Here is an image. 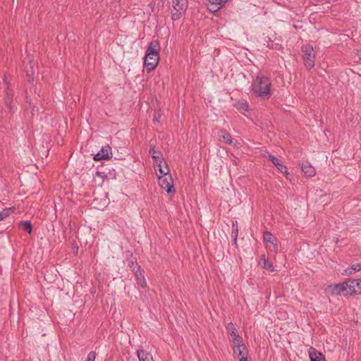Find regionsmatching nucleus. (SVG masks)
<instances>
[{
  "instance_id": "24",
  "label": "nucleus",
  "mask_w": 361,
  "mask_h": 361,
  "mask_svg": "<svg viewBox=\"0 0 361 361\" xmlns=\"http://www.w3.org/2000/svg\"><path fill=\"white\" fill-rule=\"evenodd\" d=\"M235 106L240 111H247L248 109V104L245 100L237 102Z\"/></svg>"
},
{
  "instance_id": "29",
  "label": "nucleus",
  "mask_w": 361,
  "mask_h": 361,
  "mask_svg": "<svg viewBox=\"0 0 361 361\" xmlns=\"http://www.w3.org/2000/svg\"><path fill=\"white\" fill-rule=\"evenodd\" d=\"M96 357V354L94 352L92 351L88 353L87 360L85 361H94Z\"/></svg>"
},
{
  "instance_id": "27",
  "label": "nucleus",
  "mask_w": 361,
  "mask_h": 361,
  "mask_svg": "<svg viewBox=\"0 0 361 361\" xmlns=\"http://www.w3.org/2000/svg\"><path fill=\"white\" fill-rule=\"evenodd\" d=\"M12 212L11 208H6L0 212V221L3 220L6 216H9Z\"/></svg>"
},
{
  "instance_id": "34",
  "label": "nucleus",
  "mask_w": 361,
  "mask_h": 361,
  "mask_svg": "<svg viewBox=\"0 0 361 361\" xmlns=\"http://www.w3.org/2000/svg\"><path fill=\"white\" fill-rule=\"evenodd\" d=\"M115 1L120 3L121 0H115Z\"/></svg>"
},
{
  "instance_id": "15",
  "label": "nucleus",
  "mask_w": 361,
  "mask_h": 361,
  "mask_svg": "<svg viewBox=\"0 0 361 361\" xmlns=\"http://www.w3.org/2000/svg\"><path fill=\"white\" fill-rule=\"evenodd\" d=\"M136 355L139 361H154L152 354L143 350H137Z\"/></svg>"
},
{
  "instance_id": "28",
  "label": "nucleus",
  "mask_w": 361,
  "mask_h": 361,
  "mask_svg": "<svg viewBox=\"0 0 361 361\" xmlns=\"http://www.w3.org/2000/svg\"><path fill=\"white\" fill-rule=\"evenodd\" d=\"M33 68H34V64H32V63H30V69H28V68L27 66L25 67V71H26L27 76L31 77L34 74Z\"/></svg>"
},
{
  "instance_id": "5",
  "label": "nucleus",
  "mask_w": 361,
  "mask_h": 361,
  "mask_svg": "<svg viewBox=\"0 0 361 361\" xmlns=\"http://www.w3.org/2000/svg\"><path fill=\"white\" fill-rule=\"evenodd\" d=\"M263 238L267 250L275 252L278 251L279 242L275 236H274L270 232L266 231L264 233Z\"/></svg>"
},
{
  "instance_id": "20",
  "label": "nucleus",
  "mask_w": 361,
  "mask_h": 361,
  "mask_svg": "<svg viewBox=\"0 0 361 361\" xmlns=\"http://www.w3.org/2000/svg\"><path fill=\"white\" fill-rule=\"evenodd\" d=\"M12 97V92L7 87L5 92L4 102L6 106L8 108V109H11Z\"/></svg>"
},
{
  "instance_id": "25",
  "label": "nucleus",
  "mask_w": 361,
  "mask_h": 361,
  "mask_svg": "<svg viewBox=\"0 0 361 361\" xmlns=\"http://www.w3.org/2000/svg\"><path fill=\"white\" fill-rule=\"evenodd\" d=\"M350 283L354 290H357V293L361 292V279H350Z\"/></svg>"
},
{
  "instance_id": "31",
  "label": "nucleus",
  "mask_w": 361,
  "mask_h": 361,
  "mask_svg": "<svg viewBox=\"0 0 361 361\" xmlns=\"http://www.w3.org/2000/svg\"><path fill=\"white\" fill-rule=\"evenodd\" d=\"M239 361H247V358L246 355H242L239 357Z\"/></svg>"
},
{
  "instance_id": "10",
  "label": "nucleus",
  "mask_w": 361,
  "mask_h": 361,
  "mask_svg": "<svg viewBox=\"0 0 361 361\" xmlns=\"http://www.w3.org/2000/svg\"><path fill=\"white\" fill-rule=\"evenodd\" d=\"M111 154V147L108 145L102 147V149L94 155V160L99 161L102 159H107Z\"/></svg>"
},
{
  "instance_id": "13",
  "label": "nucleus",
  "mask_w": 361,
  "mask_h": 361,
  "mask_svg": "<svg viewBox=\"0 0 361 361\" xmlns=\"http://www.w3.org/2000/svg\"><path fill=\"white\" fill-rule=\"evenodd\" d=\"M157 169H156V171H158V173H157V176H163L166 175L167 173H169V169L168 167V165L163 161L162 159L158 160V161H156Z\"/></svg>"
},
{
  "instance_id": "1",
  "label": "nucleus",
  "mask_w": 361,
  "mask_h": 361,
  "mask_svg": "<svg viewBox=\"0 0 361 361\" xmlns=\"http://www.w3.org/2000/svg\"><path fill=\"white\" fill-rule=\"evenodd\" d=\"M251 92L257 97L269 99L273 94L271 80L262 73H258L251 85Z\"/></svg>"
},
{
  "instance_id": "2",
  "label": "nucleus",
  "mask_w": 361,
  "mask_h": 361,
  "mask_svg": "<svg viewBox=\"0 0 361 361\" xmlns=\"http://www.w3.org/2000/svg\"><path fill=\"white\" fill-rule=\"evenodd\" d=\"M327 290L330 291L332 295H341L345 298L357 294V290H354L352 283H350V279L343 283L330 285Z\"/></svg>"
},
{
  "instance_id": "8",
  "label": "nucleus",
  "mask_w": 361,
  "mask_h": 361,
  "mask_svg": "<svg viewBox=\"0 0 361 361\" xmlns=\"http://www.w3.org/2000/svg\"><path fill=\"white\" fill-rule=\"evenodd\" d=\"M159 56L145 55L144 64L148 72L153 71L158 65Z\"/></svg>"
},
{
  "instance_id": "16",
  "label": "nucleus",
  "mask_w": 361,
  "mask_h": 361,
  "mask_svg": "<svg viewBox=\"0 0 361 361\" xmlns=\"http://www.w3.org/2000/svg\"><path fill=\"white\" fill-rule=\"evenodd\" d=\"M218 135L220 139H221L226 144H232L233 140L232 137L227 131L225 130H220L218 133Z\"/></svg>"
},
{
  "instance_id": "11",
  "label": "nucleus",
  "mask_w": 361,
  "mask_h": 361,
  "mask_svg": "<svg viewBox=\"0 0 361 361\" xmlns=\"http://www.w3.org/2000/svg\"><path fill=\"white\" fill-rule=\"evenodd\" d=\"M160 44L158 40L152 41L147 49L146 54L149 56H159Z\"/></svg>"
},
{
  "instance_id": "12",
  "label": "nucleus",
  "mask_w": 361,
  "mask_h": 361,
  "mask_svg": "<svg viewBox=\"0 0 361 361\" xmlns=\"http://www.w3.org/2000/svg\"><path fill=\"white\" fill-rule=\"evenodd\" d=\"M208 4V9L211 12H216L219 11L224 5V4L228 1V0H207Z\"/></svg>"
},
{
  "instance_id": "33",
  "label": "nucleus",
  "mask_w": 361,
  "mask_h": 361,
  "mask_svg": "<svg viewBox=\"0 0 361 361\" xmlns=\"http://www.w3.org/2000/svg\"><path fill=\"white\" fill-rule=\"evenodd\" d=\"M4 82H5V84L6 85V78H4Z\"/></svg>"
},
{
  "instance_id": "22",
  "label": "nucleus",
  "mask_w": 361,
  "mask_h": 361,
  "mask_svg": "<svg viewBox=\"0 0 361 361\" xmlns=\"http://www.w3.org/2000/svg\"><path fill=\"white\" fill-rule=\"evenodd\" d=\"M361 270V264H353L351 267H349L345 270L344 274L345 275H351L356 271Z\"/></svg>"
},
{
  "instance_id": "3",
  "label": "nucleus",
  "mask_w": 361,
  "mask_h": 361,
  "mask_svg": "<svg viewBox=\"0 0 361 361\" xmlns=\"http://www.w3.org/2000/svg\"><path fill=\"white\" fill-rule=\"evenodd\" d=\"M172 4L173 11L171 13V18L173 20H177L185 13L188 6V0H173Z\"/></svg>"
},
{
  "instance_id": "26",
  "label": "nucleus",
  "mask_w": 361,
  "mask_h": 361,
  "mask_svg": "<svg viewBox=\"0 0 361 361\" xmlns=\"http://www.w3.org/2000/svg\"><path fill=\"white\" fill-rule=\"evenodd\" d=\"M20 226L24 230L27 231L29 233H30L32 232V224L30 221H21Z\"/></svg>"
},
{
  "instance_id": "7",
  "label": "nucleus",
  "mask_w": 361,
  "mask_h": 361,
  "mask_svg": "<svg viewBox=\"0 0 361 361\" xmlns=\"http://www.w3.org/2000/svg\"><path fill=\"white\" fill-rule=\"evenodd\" d=\"M130 267L135 276L137 284L142 288H145L147 283L140 266L136 262H131Z\"/></svg>"
},
{
  "instance_id": "30",
  "label": "nucleus",
  "mask_w": 361,
  "mask_h": 361,
  "mask_svg": "<svg viewBox=\"0 0 361 361\" xmlns=\"http://www.w3.org/2000/svg\"><path fill=\"white\" fill-rule=\"evenodd\" d=\"M237 236H238V229H236L235 231H233V232H232V237L233 238V241L235 243L237 240Z\"/></svg>"
},
{
  "instance_id": "9",
  "label": "nucleus",
  "mask_w": 361,
  "mask_h": 361,
  "mask_svg": "<svg viewBox=\"0 0 361 361\" xmlns=\"http://www.w3.org/2000/svg\"><path fill=\"white\" fill-rule=\"evenodd\" d=\"M226 329L228 331L231 337L232 338V342L233 343H240V342H242V338L240 336H239L238 332L235 327L234 324L232 322L228 323L226 326Z\"/></svg>"
},
{
  "instance_id": "17",
  "label": "nucleus",
  "mask_w": 361,
  "mask_h": 361,
  "mask_svg": "<svg viewBox=\"0 0 361 361\" xmlns=\"http://www.w3.org/2000/svg\"><path fill=\"white\" fill-rule=\"evenodd\" d=\"M301 169L304 173L307 176L312 177L314 176L315 174V170L314 167L311 166L309 163L302 164Z\"/></svg>"
},
{
  "instance_id": "18",
  "label": "nucleus",
  "mask_w": 361,
  "mask_h": 361,
  "mask_svg": "<svg viewBox=\"0 0 361 361\" xmlns=\"http://www.w3.org/2000/svg\"><path fill=\"white\" fill-rule=\"evenodd\" d=\"M240 343H233V353L237 355L238 357L244 355L243 350L246 349L245 345L242 342Z\"/></svg>"
},
{
  "instance_id": "32",
  "label": "nucleus",
  "mask_w": 361,
  "mask_h": 361,
  "mask_svg": "<svg viewBox=\"0 0 361 361\" xmlns=\"http://www.w3.org/2000/svg\"><path fill=\"white\" fill-rule=\"evenodd\" d=\"M159 117L155 116V117L154 118V122H159Z\"/></svg>"
},
{
  "instance_id": "21",
  "label": "nucleus",
  "mask_w": 361,
  "mask_h": 361,
  "mask_svg": "<svg viewBox=\"0 0 361 361\" xmlns=\"http://www.w3.org/2000/svg\"><path fill=\"white\" fill-rule=\"evenodd\" d=\"M261 261L262 262L263 268L269 270V271H274V268L272 263L266 258L265 255H262Z\"/></svg>"
},
{
  "instance_id": "6",
  "label": "nucleus",
  "mask_w": 361,
  "mask_h": 361,
  "mask_svg": "<svg viewBox=\"0 0 361 361\" xmlns=\"http://www.w3.org/2000/svg\"><path fill=\"white\" fill-rule=\"evenodd\" d=\"M302 50L304 52L303 54V60L305 63V66L310 69L314 66V53L313 47L310 45H306L302 47Z\"/></svg>"
},
{
  "instance_id": "19",
  "label": "nucleus",
  "mask_w": 361,
  "mask_h": 361,
  "mask_svg": "<svg viewBox=\"0 0 361 361\" xmlns=\"http://www.w3.org/2000/svg\"><path fill=\"white\" fill-rule=\"evenodd\" d=\"M311 361H325V358L321 353L317 352L314 349L309 353Z\"/></svg>"
},
{
  "instance_id": "4",
  "label": "nucleus",
  "mask_w": 361,
  "mask_h": 361,
  "mask_svg": "<svg viewBox=\"0 0 361 361\" xmlns=\"http://www.w3.org/2000/svg\"><path fill=\"white\" fill-rule=\"evenodd\" d=\"M158 178L159 184L162 189L165 190L168 193L175 192L173 180L170 173L163 176H158Z\"/></svg>"
},
{
  "instance_id": "23",
  "label": "nucleus",
  "mask_w": 361,
  "mask_h": 361,
  "mask_svg": "<svg viewBox=\"0 0 361 361\" xmlns=\"http://www.w3.org/2000/svg\"><path fill=\"white\" fill-rule=\"evenodd\" d=\"M149 153L152 155V157L155 160V161H158V160L161 159V153L159 151L157 150L154 146L150 147Z\"/></svg>"
},
{
  "instance_id": "14",
  "label": "nucleus",
  "mask_w": 361,
  "mask_h": 361,
  "mask_svg": "<svg viewBox=\"0 0 361 361\" xmlns=\"http://www.w3.org/2000/svg\"><path fill=\"white\" fill-rule=\"evenodd\" d=\"M269 159L271 161V162L276 166V168L283 173L286 175L288 174V169L286 166L283 164L281 161L274 156L270 155L269 156Z\"/></svg>"
}]
</instances>
